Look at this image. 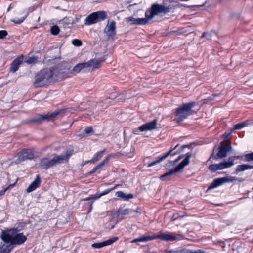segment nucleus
Segmentation results:
<instances>
[{
    "mask_svg": "<svg viewBox=\"0 0 253 253\" xmlns=\"http://www.w3.org/2000/svg\"><path fill=\"white\" fill-rule=\"evenodd\" d=\"M80 20V17L76 16L75 18V19L73 21V23H78Z\"/></svg>",
    "mask_w": 253,
    "mask_h": 253,
    "instance_id": "47",
    "label": "nucleus"
},
{
    "mask_svg": "<svg viewBox=\"0 0 253 253\" xmlns=\"http://www.w3.org/2000/svg\"><path fill=\"white\" fill-rule=\"evenodd\" d=\"M248 124H249V123L246 121L242 122L241 123L237 124L235 125H234L233 130H235L241 129L243 128V127L247 126L248 125Z\"/></svg>",
    "mask_w": 253,
    "mask_h": 253,
    "instance_id": "31",
    "label": "nucleus"
},
{
    "mask_svg": "<svg viewBox=\"0 0 253 253\" xmlns=\"http://www.w3.org/2000/svg\"><path fill=\"white\" fill-rule=\"evenodd\" d=\"M189 249L183 248L180 250H169L166 253H189Z\"/></svg>",
    "mask_w": 253,
    "mask_h": 253,
    "instance_id": "32",
    "label": "nucleus"
},
{
    "mask_svg": "<svg viewBox=\"0 0 253 253\" xmlns=\"http://www.w3.org/2000/svg\"><path fill=\"white\" fill-rule=\"evenodd\" d=\"M204 5H205V4L204 3L203 4L199 5V6L197 5V6L202 7V6H204Z\"/></svg>",
    "mask_w": 253,
    "mask_h": 253,
    "instance_id": "55",
    "label": "nucleus"
},
{
    "mask_svg": "<svg viewBox=\"0 0 253 253\" xmlns=\"http://www.w3.org/2000/svg\"><path fill=\"white\" fill-rule=\"evenodd\" d=\"M48 70L52 73L51 78L52 82L61 80L68 77L67 70L62 69L60 65L53 67L48 69Z\"/></svg>",
    "mask_w": 253,
    "mask_h": 253,
    "instance_id": "9",
    "label": "nucleus"
},
{
    "mask_svg": "<svg viewBox=\"0 0 253 253\" xmlns=\"http://www.w3.org/2000/svg\"><path fill=\"white\" fill-rule=\"evenodd\" d=\"M157 123V120L156 119H154L151 122H148L141 125L139 127L138 129L141 132L152 130L156 127Z\"/></svg>",
    "mask_w": 253,
    "mask_h": 253,
    "instance_id": "19",
    "label": "nucleus"
},
{
    "mask_svg": "<svg viewBox=\"0 0 253 253\" xmlns=\"http://www.w3.org/2000/svg\"><path fill=\"white\" fill-rule=\"evenodd\" d=\"M82 65L80 63L77 64L72 69V71H74L76 73H79L80 71H82Z\"/></svg>",
    "mask_w": 253,
    "mask_h": 253,
    "instance_id": "38",
    "label": "nucleus"
},
{
    "mask_svg": "<svg viewBox=\"0 0 253 253\" xmlns=\"http://www.w3.org/2000/svg\"><path fill=\"white\" fill-rule=\"evenodd\" d=\"M189 147V145H183L182 146V147H181V149L179 150V151H176L174 153H172V154L171 155L172 156H175L176 155H177L178 154L180 153V152H181L182 151H183V150L185 148H188Z\"/></svg>",
    "mask_w": 253,
    "mask_h": 253,
    "instance_id": "41",
    "label": "nucleus"
},
{
    "mask_svg": "<svg viewBox=\"0 0 253 253\" xmlns=\"http://www.w3.org/2000/svg\"><path fill=\"white\" fill-rule=\"evenodd\" d=\"M231 150L232 147L230 145L219 146L218 148V152L217 154L213 156V153H212L210 158H213L215 160L223 158L227 156V153Z\"/></svg>",
    "mask_w": 253,
    "mask_h": 253,
    "instance_id": "13",
    "label": "nucleus"
},
{
    "mask_svg": "<svg viewBox=\"0 0 253 253\" xmlns=\"http://www.w3.org/2000/svg\"><path fill=\"white\" fill-rule=\"evenodd\" d=\"M234 164V160L229 159L228 162H223L219 164H211L209 166V169L211 172L222 170L231 167Z\"/></svg>",
    "mask_w": 253,
    "mask_h": 253,
    "instance_id": "11",
    "label": "nucleus"
},
{
    "mask_svg": "<svg viewBox=\"0 0 253 253\" xmlns=\"http://www.w3.org/2000/svg\"><path fill=\"white\" fill-rule=\"evenodd\" d=\"M183 157H184V155H181L179 156L178 157L177 159H176L175 160L177 161V162H178L180 160L182 159Z\"/></svg>",
    "mask_w": 253,
    "mask_h": 253,
    "instance_id": "50",
    "label": "nucleus"
},
{
    "mask_svg": "<svg viewBox=\"0 0 253 253\" xmlns=\"http://www.w3.org/2000/svg\"><path fill=\"white\" fill-rule=\"evenodd\" d=\"M104 151V150L98 152L97 153H96L93 156V157H92V158L91 160L87 161L86 163H94L98 161L103 156V153Z\"/></svg>",
    "mask_w": 253,
    "mask_h": 253,
    "instance_id": "26",
    "label": "nucleus"
},
{
    "mask_svg": "<svg viewBox=\"0 0 253 253\" xmlns=\"http://www.w3.org/2000/svg\"><path fill=\"white\" fill-rule=\"evenodd\" d=\"M14 4H10L7 9V11H10L11 9H13L14 7Z\"/></svg>",
    "mask_w": 253,
    "mask_h": 253,
    "instance_id": "49",
    "label": "nucleus"
},
{
    "mask_svg": "<svg viewBox=\"0 0 253 253\" xmlns=\"http://www.w3.org/2000/svg\"><path fill=\"white\" fill-rule=\"evenodd\" d=\"M104 33L109 38H113L116 35V23L114 21H111L106 25L104 29Z\"/></svg>",
    "mask_w": 253,
    "mask_h": 253,
    "instance_id": "17",
    "label": "nucleus"
},
{
    "mask_svg": "<svg viewBox=\"0 0 253 253\" xmlns=\"http://www.w3.org/2000/svg\"><path fill=\"white\" fill-rule=\"evenodd\" d=\"M38 60V57L37 56H32L30 57L26 61V63L28 64H31L33 63H35Z\"/></svg>",
    "mask_w": 253,
    "mask_h": 253,
    "instance_id": "36",
    "label": "nucleus"
},
{
    "mask_svg": "<svg viewBox=\"0 0 253 253\" xmlns=\"http://www.w3.org/2000/svg\"><path fill=\"white\" fill-rule=\"evenodd\" d=\"M250 169H253V165H251L248 164L239 165L237 166L235 172L236 173H238L241 171H243Z\"/></svg>",
    "mask_w": 253,
    "mask_h": 253,
    "instance_id": "23",
    "label": "nucleus"
},
{
    "mask_svg": "<svg viewBox=\"0 0 253 253\" xmlns=\"http://www.w3.org/2000/svg\"><path fill=\"white\" fill-rule=\"evenodd\" d=\"M8 33L5 30H0V39H3L5 38V37L7 35Z\"/></svg>",
    "mask_w": 253,
    "mask_h": 253,
    "instance_id": "42",
    "label": "nucleus"
},
{
    "mask_svg": "<svg viewBox=\"0 0 253 253\" xmlns=\"http://www.w3.org/2000/svg\"><path fill=\"white\" fill-rule=\"evenodd\" d=\"M235 181V177H224L216 178L210 184L207 190L215 188L222 185L223 183L232 182Z\"/></svg>",
    "mask_w": 253,
    "mask_h": 253,
    "instance_id": "12",
    "label": "nucleus"
},
{
    "mask_svg": "<svg viewBox=\"0 0 253 253\" xmlns=\"http://www.w3.org/2000/svg\"><path fill=\"white\" fill-rule=\"evenodd\" d=\"M72 43L76 46H80L82 44L81 41L76 39L72 40Z\"/></svg>",
    "mask_w": 253,
    "mask_h": 253,
    "instance_id": "40",
    "label": "nucleus"
},
{
    "mask_svg": "<svg viewBox=\"0 0 253 253\" xmlns=\"http://www.w3.org/2000/svg\"><path fill=\"white\" fill-rule=\"evenodd\" d=\"M153 240L152 236H142L138 238L134 239L131 241V243H136L138 242H148Z\"/></svg>",
    "mask_w": 253,
    "mask_h": 253,
    "instance_id": "27",
    "label": "nucleus"
},
{
    "mask_svg": "<svg viewBox=\"0 0 253 253\" xmlns=\"http://www.w3.org/2000/svg\"><path fill=\"white\" fill-rule=\"evenodd\" d=\"M14 232V228L2 231L0 238L5 244H3L0 247V253H9L13 248L12 242Z\"/></svg>",
    "mask_w": 253,
    "mask_h": 253,
    "instance_id": "3",
    "label": "nucleus"
},
{
    "mask_svg": "<svg viewBox=\"0 0 253 253\" xmlns=\"http://www.w3.org/2000/svg\"><path fill=\"white\" fill-rule=\"evenodd\" d=\"M52 73L48 69L42 70L36 76L34 82L35 87H41L46 85L48 83L52 82Z\"/></svg>",
    "mask_w": 253,
    "mask_h": 253,
    "instance_id": "4",
    "label": "nucleus"
},
{
    "mask_svg": "<svg viewBox=\"0 0 253 253\" xmlns=\"http://www.w3.org/2000/svg\"><path fill=\"white\" fill-rule=\"evenodd\" d=\"M41 182L40 177L39 175H36L34 181L28 186L26 189L27 193H30L36 188L39 187Z\"/></svg>",
    "mask_w": 253,
    "mask_h": 253,
    "instance_id": "22",
    "label": "nucleus"
},
{
    "mask_svg": "<svg viewBox=\"0 0 253 253\" xmlns=\"http://www.w3.org/2000/svg\"><path fill=\"white\" fill-rule=\"evenodd\" d=\"M93 131L92 127L91 126H88L85 128L84 132L86 134H88L92 132Z\"/></svg>",
    "mask_w": 253,
    "mask_h": 253,
    "instance_id": "43",
    "label": "nucleus"
},
{
    "mask_svg": "<svg viewBox=\"0 0 253 253\" xmlns=\"http://www.w3.org/2000/svg\"><path fill=\"white\" fill-rule=\"evenodd\" d=\"M5 191H2L0 192V195H2L4 194Z\"/></svg>",
    "mask_w": 253,
    "mask_h": 253,
    "instance_id": "54",
    "label": "nucleus"
},
{
    "mask_svg": "<svg viewBox=\"0 0 253 253\" xmlns=\"http://www.w3.org/2000/svg\"><path fill=\"white\" fill-rule=\"evenodd\" d=\"M34 157V154L30 150L24 149L20 152L18 161L22 162L27 160H32Z\"/></svg>",
    "mask_w": 253,
    "mask_h": 253,
    "instance_id": "18",
    "label": "nucleus"
},
{
    "mask_svg": "<svg viewBox=\"0 0 253 253\" xmlns=\"http://www.w3.org/2000/svg\"><path fill=\"white\" fill-rule=\"evenodd\" d=\"M104 61L102 58L93 59L88 61L86 62L80 63L82 66V71L86 72L87 70H90V68L92 70L99 68L101 64Z\"/></svg>",
    "mask_w": 253,
    "mask_h": 253,
    "instance_id": "10",
    "label": "nucleus"
},
{
    "mask_svg": "<svg viewBox=\"0 0 253 253\" xmlns=\"http://www.w3.org/2000/svg\"><path fill=\"white\" fill-rule=\"evenodd\" d=\"M151 7L155 15H158L160 13L166 14L169 12L171 9L170 7H166L157 3L152 4Z\"/></svg>",
    "mask_w": 253,
    "mask_h": 253,
    "instance_id": "15",
    "label": "nucleus"
},
{
    "mask_svg": "<svg viewBox=\"0 0 253 253\" xmlns=\"http://www.w3.org/2000/svg\"><path fill=\"white\" fill-rule=\"evenodd\" d=\"M244 180L245 179L244 178L236 177V181H238V182H243Z\"/></svg>",
    "mask_w": 253,
    "mask_h": 253,
    "instance_id": "48",
    "label": "nucleus"
},
{
    "mask_svg": "<svg viewBox=\"0 0 253 253\" xmlns=\"http://www.w3.org/2000/svg\"><path fill=\"white\" fill-rule=\"evenodd\" d=\"M27 237L24 235L23 233H18L17 229H15L12 246L14 247V245L23 244L27 240Z\"/></svg>",
    "mask_w": 253,
    "mask_h": 253,
    "instance_id": "14",
    "label": "nucleus"
},
{
    "mask_svg": "<svg viewBox=\"0 0 253 253\" xmlns=\"http://www.w3.org/2000/svg\"><path fill=\"white\" fill-rule=\"evenodd\" d=\"M71 155V152L67 151L66 153L57 155L52 159L47 157L42 158L40 161L39 167L42 169L47 170L56 165L68 161Z\"/></svg>",
    "mask_w": 253,
    "mask_h": 253,
    "instance_id": "1",
    "label": "nucleus"
},
{
    "mask_svg": "<svg viewBox=\"0 0 253 253\" xmlns=\"http://www.w3.org/2000/svg\"><path fill=\"white\" fill-rule=\"evenodd\" d=\"M118 240V238L117 237H114L113 238L109 239L105 241H104L105 246H108L111 245L113 243L115 242Z\"/></svg>",
    "mask_w": 253,
    "mask_h": 253,
    "instance_id": "34",
    "label": "nucleus"
},
{
    "mask_svg": "<svg viewBox=\"0 0 253 253\" xmlns=\"http://www.w3.org/2000/svg\"><path fill=\"white\" fill-rule=\"evenodd\" d=\"M116 186H114L111 188L107 189H105L104 191H102L101 193H100L98 195H97V197L95 199L99 198L102 196L105 195L106 194H108L109 192H110L111 191L114 190L116 188Z\"/></svg>",
    "mask_w": 253,
    "mask_h": 253,
    "instance_id": "33",
    "label": "nucleus"
},
{
    "mask_svg": "<svg viewBox=\"0 0 253 253\" xmlns=\"http://www.w3.org/2000/svg\"><path fill=\"white\" fill-rule=\"evenodd\" d=\"M16 182H17V181H16V182H15V183H14V184H10V185H9L8 187H9V188H13V187L15 185V184H16Z\"/></svg>",
    "mask_w": 253,
    "mask_h": 253,
    "instance_id": "51",
    "label": "nucleus"
},
{
    "mask_svg": "<svg viewBox=\"0 0 253 253\" xmlns=\"http://www.w3.org/2000/svg\"><path fill=\"white\" fill-rule=\"evenodd\" d=\"M61 112L60 110H56L53 113H48L44 115L37 114L30 118L27 119L25 122L26 123H41L44 121H49L51 119L56 117Z\"/></svg>",
    "mask_w": 253,
    "mask_h": 253,
    "instance_id": "6",
    "label": "nucleus"
},
{
    "mask_svg": "<svg viewBox=\"0 0 253 253\" xmlns=\"http://www.w3.org/2000/svg\"><path fill=\"white\" fill-rule=\"evenodd\" d=\"M253 161V151L252 153L244 155V161L250 162Z\"/></svg>",
    "mask_w": 253,
    "mask_h": 253,
    "instance_id": "35",
    "label": "nucleus"
},
{
    "mask_svg": "<svg viewBox=\"0 0 253 253\" xmlns=\"http://www.w3.org/2000/svg\"><path fill=\"white\" fill-rule=\"evenodd\" d=\"M185 158L174 169H170L168 172L162 175L160 177V179L161 180L165 181L167 180L170 179V176L174 173L179 171L183 169L185 166H187L189 164L190 158L192 156L191 152H187L185 155Z\"/></svg>",
    "mask_w": 253,
    "mask_h": 253,
    "instance_id": "5",
    "label": "nucleus"
},
{
    "mask_svg": "<svg viewBox=\"0 0 253 253\" xmlns=\"http://www.w3.org/2000/svg\"><path fill=\"white\" fill-rule=\"evenodd\" d=\"M130 211V209L128 208H126L125 209H119L117 211L118 216L122 218L124 216L128 215Z\"/></svg>",
    "mask_w": 253,
    "mask_h": 253,
    "instance_id": "28",
    "label": "nucleus"
},
{
    "mask_svg": "<svg viewBox=\"0 0 253 253\" xmlns=\"http://www.w3.org/2000/svg\"><path fill=\"white\" fill-rule=\"evenodd\" d=\"M207 34H208V33H207V32H205L203 33V34H202V36H201V38L204 37H205V36H206V35Z\"/></svg>",
    "mask_w": 253,
    "mask_h": 253,
    "instance_id": "52",
    "label": "nucleus"
},
{
    "mask_svg": "<svg viewBox=\"0 0 253 253\" xmlns=\"http://www.w3.org/2000/svg\"><path fill=\"white\" fill-rule=\"evenodd\" d=\"M23 60V55H21L15 59L11 64L10 72L12 73L16 72L18 70L20 64L22 63Z\"/></svg>",
    "mask_w": 253,
    "mask_h": 253,
    "instance_id": "20",
    "label": "nucleus"
},
{
    "mask_svg": "<svg viewBox=\"0 0 253 253\" xmlns=\"http://www.w3.org/2000/svg\"><path fill=\"white\" fill-rule=\"evenodd\" d=\"M234 158L236 159H242L243 158V157L237 156H234Z\"/></svg>",
    "mask_w": 253,
    "mask_h": 253,
    "instance_id": "53",
    "label": "nucleus"
},
{
    "mask_svg": "<svg viewBox=\"0 0 253 253\" xmlns=\"http://www.w3.org/2000/svg\"><path fill=\"white\" fill-rule=\"evenodd\" d=\"M152 238L153 240L159 239L162 241H165L167 242L179 241L185 239V237L182 234L168 232L160 233L158 235H153Z\"/></svg>",
    "mask_w": 253,
    "mask_h": 253,
    "instance_id": "7",
    "label": "nucleus"
},
{
    "mask_svg": "<svg viewBox=\"0 0 253 253\" xmlns=\"http://www.w3.org/2000/svg\"><path fill=\"white\" fill-rule=\"evenodd\" d=\"M195 102L192 101L183 104L175 109L174 112L176 118L175 120L177 123H180L193 114L192 108L197 105Z\"/></svg>",
    "mask_w": 253,
    "mask_h": 253,
    "instance_id": "2",
    "label": "nucleus"
},
{
    "mask_svg": "<svg viewBox=\"0 0 253 253\" xmlns=\"http://www.w3.org/2000/svg\"><path fill=\"white\" fill-rule=\"evenodd\" d=\"M189 253H204V251L202 250H192L189 249Z\"/></svg>",
    "mask_w": 253,
    "mask_h": 253,
    "instance_id": "44",
    "label": "nucleus"
},
{
    "mask_svg": "<svg viewBox=\"0 0 253 253\" xmlns=\"http://www.w3.org/2000/svg\"><path fill=\"white\" fill-rule=\"evenodd\" d=\"M138 210H139V209H137L136 211H135L136 212H139V211H138Z\"/></svg>",
    "mask_w": 253,
    "mask_h": 253,
    "instance_id": "56",
    "label": "nucleus"
},
{
    "mask_svg": "<svg viewBox=\"0 0 253 253\" xmlns=\"http://www.w3.org/2000/svg\"><path fill=\"white\" fill-rule=\"evenodd\" d=\"M145 15L146 17L144 18V19H147V23H148L149 21L150 20H151L152 18H153L155 16L151 7H150V8H148L146 10V11L145 12Z\"/></svg>",
    "mask_w": 253,
    "mask_h": 253,
    "instance_id": "29",
    "label": "nucleus"
},
{
    "mask_svg": "<svg viewBox=\"0 0 253 253\" xmlns=\"http://www.w3.org/2000/svg\"><path fill=\"white\" fill-rule=\"evenodd\" d=\"M107 17V13L104 11L94 12L89 14L84 20L85 25L92 24L104 20Z\"/></svg>",
    "mask_w": 253,
    "mask_h": 253,
    "instance_id": "8",
    "label": "nucleus"
},
{
    "mask_svg": "<svg viewBox=\"0 0 253 253\" xmlns=\"http://www.w3.org/2000/svg\"><path fill=\"white\" fill-rule=\"evenodd\" d=\"M108 161V157H106L100 163H99L98 165L95 166L90 171H89L88 174L89 175H92L94 173H95L96 171L99 169L101 167L104 166L105 163H106Z\"/></svg>",
    "mask_w": 253,
    "mask_h": 253,
    "instance_id": "25",
    "label": "nucleus"
},
{
    "mask_svg": "<svg viewBox=\"0 0 253 253\" xmlns=\"http://www.w3.org/2000/svg\"><path fill=\"white\" fill-rule=\"evenodd\" d=\"M126 21L131 25H143L147 24V20L144 18H135L131 16L127 18Z\"/></svg>",
    "mask_w": 253,
    "mask_h": 253,
    "instance_id": "21",
    "label": "nucleus"
},
{
    "mask_svg": "<svg viewBox=\"0 0 253 253\" xmlns=\"http://www.w3.org/2000/svg\"><path fill=\"white\" fill-rule=\"evenodd\" d=\"M31 10L32 9L31 8H29L27 10V12H26V14L24 16L20 19L11 20V21L17 24H20L22 23L24 21V20L27 18L29 14L31 12Z\"/></svg>",
    "mask_w": 253,
    "mask_h": 253,
    "instance_id": "30",
    "label": "nucleus"
},
{
    "mask_svg": "<svg viewBox=\"0 0 253 253\" xmlns=\"http://www.w3.org/2000/svg\"><path fill=\"white\" fill-rule=\"evenodd\" d=\"M59 27L56 25L53 26L51 28V33L54 35H57L59 33Z\"/></svg>",
    "mask_w": 253,
    "mask_h": 253,
    "instance_id": "37",
    "label": "nucleus"
},
{
    "mask_svg": "<svg viewBox=\"0 0 253 253\" xmlns=\"http://www.w3.org/2000/svg\"><path fill=\"white\" fill-rule=\"evenodd\" d=\"M179 146V144H178L176 145L173 148L171 149L170 150H169L167 153L164 154L162 156H160L157 158H156V160L151 162H149L147 163V167H152L159 163L163 161L165 159H166L169 156H170L172 154V152H173L174 150L176 149V148Z\"/></svg>",
    "mask_w": 253,
    "mask_h": 253,
    "instance_id": "16",
    "label": "nucleus"
},
{
    "mask_svg": "<svg viewBox=\"0 0 253 253\" xmlns=\"http://www.w3.org/2000/svg\"><path fill=\"white\" fill-rule=\"evenodd\" d=\"M177 163V162L176 161V160H175L174 161H169L168 163V166H174Z\"/></svg>",
    "mask_w": 253,
    "mask_h": 253,
    "instance_id": "45",
    "label": "nucleus"
},
{
    "mask_svg": "<svg viewBox=\"0 0 253 253\" xmlns=\"http://www.w3.org/2000/svg\"><path fill=\"white\" fill-rule=\"evenodd\" d=\"M116 195L119 198H121L124 200H129L132 199L134 196L132 194H126L121 191L116 192Z\"/></svg>",
    "mask_w": 253,
    "mask_h": 253,
    "instance_id": "24",
    "label": "nucleus"
},
{
    "mask_svg": "<svg viewBox=\"0 0 253 253\" xmlns=\"http://www.w3.org/2000/svg\"><path fill=\"white\" fill-rule=\"evenodd\" d=\"M91 246L94 248H100L102 247L105 246L104 241L100 243H95L92 244Z\"/></svg>",
    "mask_w": 253,
    "mask_h": 253,
    "instance_id": "39",
    "label": "nucleus"
},
{
    "mask_svg": "<svg viewBox=\"0 0 253 253\" xmlns=\"http://www.w3.org/2000/svg\"><path fill=\"white\" fill-rule=\"evenodd\" d=\"M183 217V216H178L177 215H173V217H172V220H175L178 218H181Z\"/></svg>",
    "mask_w": 253,
    "mask_h": 253,
    "instance_id": "46",
    "label": "nucleus"
}]
</instances>
